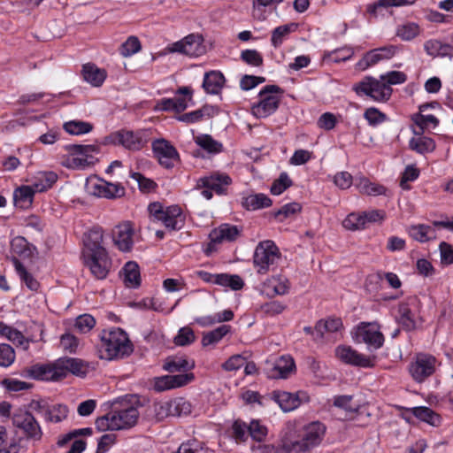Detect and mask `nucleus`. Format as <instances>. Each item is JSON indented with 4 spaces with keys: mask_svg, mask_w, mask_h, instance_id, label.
I'll list each match as a JSON object with an SVG mask.
<instances>
[{
    "mask_svg": "<svg viewBox=\"0 0 453 453\" xmlns=\"http://www.w3.org/2000/svg\"><path fill=\"white\" fill-rule=\"evenodd\" d=\"M215 113V109L212 106L205 105L203 108L184 113L178 117V119L182 122L194 123L201 120L203 117H212Z\"/></svg>",
    "mask_w": 453,
    "mask_h": 453,
    "instance_id": "40",
    "label": "nucleus"
},
{
    "mask_svg": "<svg viewBox=\"0 0 453 453\" xmlns=\"http://www.w3.org/2000/svg\"><path fill=\"white\" fill-rule=\"evenodd\" d=\"M231 179L224 174H213L211 176L201 178L198 180V187L209 188L211 190L220 195L225 191V187L229 185Z\"/></svg>",
    "mask_w": 453,
    "mask_h": 453,
    "instance_id": "25",
    "label": "nucleus"
},
{
    "mask_svg": "<svg viewBox=\"0 0 453 453\" xmlns=\"http://www.w3.org/2000/svg\"><path fill=\"white\" fill-rule=\"evenodd\" d=\"M334 406L342 409L349 413H356L359 410V404L353 403V395H342L334 397Z\"/></svg>",
    "mask_w": 453,
    "mask_h": 453,
    "instance_id": "49",
    "label": "nucleus"
},
{
    "mask_svg": "<svg viewBox=\"0 0 453 453\" xmlns=\"http://www.w3.org/2000/svg\"><path fill=\"white\" fill-rule=\"evenodd\" d=\"M19 443L15 440H10L8 433L4 426H0V453H19Z\"/></svg>",
    "mask_w": 453,
    "mask_h": 453,
    "instance_id": "41",
    "label": "nucleus"
},
{
    "mask_svg": "<svg viewBox=\"0 0 453 453\" xmlns=\"http://www.w3.org/2000/svg\"><path fill=\"white\" fill-rule=\"evenodd\" d=\"M249 434L248 426L241 419H237L232 426V435L237 441H244Z\"/></svg>",
    "mask_w": 453,
    "mask_h": 453,
    "instance_id": "61",
    "label": "nucleus"
},
{
    "mask_svg": "<svg viewBox=\"0 0 453 453\" xmlns=\"http://www.w3.org/2000/svg\"><path fill=\"white\" fill-rule=\"evenodd\" d=\"M411 236L421 242H426L435 237L434 229L426 225L411 226L409 229Z\"/></svg>",
    "mask_w": 453,
    "mask_h": 453,
    "instance_id": "43",
    "label": "nucleus"
},
{
    "mask_svg": "<svg viewBox=\"0 0 453 453\" xmlns=\"http://www.w3.org/2000/svg\"><path fill=\"white\" fill-rule=\"evenodd\" d=\"M194 341V331L188 326L180 328L178 332V334L174 337V343L178 346L189 345Z\"/></svg>",
    "mask_w": 453,
    "mask_h": 453,
    "instance_id": "57",
    "label": "nucleus"
},
{
    "mask_svg": "<svg viewBox=\"0 0 453 453\" xmlns=\"http://www.w3.org/2000/svg\"><path fill=\"white\" fill-rule=\"evenodd\" d=\"M95 324L96 320L91 315L83 314L76 319L75 327L81 333H87L95 326Z\"/></svg>",
    "mask_w": 453,
    "mask_h": 453,
    "instance_id": "62",
    "label": "nucleus"
},
{
    "mask_svg": "<svg viewBox=\"0 0 453 453\" xmlns=\"http://www.w3.org/2000/svg\"><path fill=\"white\" fill-rule=\"evenodd\" d=\"M101 340L102 348L104 349L101 358L108 360L122 358L133 351L127 334L120 328L104 331Z\"/></svg>",
    "mask_w": 453,
    "mask_h": 453,
    "instance_id": "3",
    "label": "nucleus"
},
{
    "mask_svg": "<svg viewBox=\"0 0 453 453\" xmlns=\"http://www.w3.org/2000/svg\"><path fill=\"white\" fill-rule=\"evenodd\" d=\"M241 58L248 65L260 66L263 65V58L256 50H245L241 53Z\"/></svg>",
    "mask_w": 453,
    "mask_h": 453,
    "instance_id": "59",
    "label": "nucleus"
},
{
    "mask_svg": "<svg viewBox=\"0 0 453 453\" xmlns=\"http://www.w3.org/2000/svg\"><path fill=\"white\" fill-rule=\"evenodd\" d=\"M418 138H411L409 142V146L412 150L417 151L420 154L431 152L435 149V143L433 139L418 135Z\"/></svg>",
    "mask_w": 453,
    "mask_h": 453,
    "instance_id": "39",
    "label": "nucleus"
},
{
    "mask_svg": "<svg viewBox=\"0 0 453 453\" xmlns=\"http://www.w3.org/2000/svg\"><path fill=\"white\" fill-rule=\"evenodd\" d=\"M85 264L91 273L98 280L105 279L111 266V260L106 250L83 253Z\"/></svg>",
    "mask_w": 453,
    "mask_h": 453,
    "instance_id": "11",
    "label": "nucleus"
},
{
    "mask_svg": "<svg viewBox=\"0 0 453 453\" xmlns=\"http://www.w3.org/2000/svg\"><path fill=\"white\" fill-rule=\"evenodd\" d=\"M225 77L219 71H211L204 74L203 88L212 95H218L223 88Z\"/></svg>",
    "mask_w": 453,
    "mask_h": 453,
    "instance_id": "29",
    "label": "nucleus"
},
{
    "mask_svg": "<svg viewBox=\"0 0 453 453\" xmlns=\"http://www.w3.org/2000/svg\"><path fill=\"white\" fill-rule=\"evenodd\" d=\"M148 210L153 221H161L171 231L180 230L184 226L185 216L178 205L165 208L160 203H151Z\"/></svg>",
    "mask_w": 453,
    "mask_h": 453,
    "instance_id": "4",
    "label": "nucleus"
},
{
    "mask_svg": "<svg viewBox=\"0 0 453 453\" xmlns=\"http://www.w3.org/2000/svg\"><path fill=\"white\" fill-rule=\"evenodd\" d=\"M104 231L100 226L92 227L84 237L85 250L83 253H90L105 250L102 245Z\"/></svg>",
    "mask_w": 453,
    "mask_h": 453,
    "instance_id": "27",
    "label": "nucleus"
},
{
    "mask_svg": "<svg viewBox=\"0 0 453 453\" xmlns=\"http://www.w3.org/2000/svg\"><path fill=\"white\" fill-rule=\"evenodd\" d=\"M249 434L257 441H262L266 436V428L261 426L258 421L253 420L248 426Z\"/></svg>",
    "mask_w": 453,
    "mask_h": 453,
    "instance_id": "64",
    "label": "nucleus"
},
{
    "mask_svg": "<svg viewBox=\"0 0 453 453\" xmlns=\"http://www.w3.org/2000/svg\"><path fill=\"white\" fill-rule=\"evenodd\" d=\"M419 34V27L415 23H406L399 26L396 35L404 41H410Z\"/></svg>",
    "mask_w": 453,
    "mask_h": 453,
    "instance_id": "54",
    "label": "nucleus"
},
{
    "mask_svg": "<svg viewBox=\"0 0 453 453\" xmlns=\"http://www.w3.org/2000/svg\"><path fill=\"white\" fill-rule=\"evenodd\" d=\"M35 189L31 186H21L14 190L13 200L16 207L27 209L32 205Z\"/></svg>",
    "mask_w": 453,
    "mask_h": 453,
    "instance_id": "30",
    "label": "nucleus"
},
{
    "mask_svg": "<svg viewBox=\"0 0 453 453\" xmlns=\"http://www.w3.org/2000/svg\"><path fill=\"white\" fill-rule=\"evenodd\" d=\"M356 341L378 349L383 345L384 336L375 325L362 323L357 329Z\"/></svg>",
    "mask_w": 453,
    "mask_h": 453,
    "instance_id": "16",
    "label": "nucleus"
},
{
    "mask_svg": "<svg viewBox=\"0 0 453 453\" xmlns=\"http://www.w3.org/2000/svg\"><path fill=\"white\" fill-rule=\"evenodd\" d=\"M354 90L357 94H365L375 101H388L392 94V88L385 81L372 77H365L360 82L355 84Z\"/></svg>",
    "mask_w": 453,
    "mask_h": 453,
    "instance_id": "8",
    "label": "nucleus"
},
{
    "mask_svg": "<svg viewBox=\"0 0 453 453\" xmlns=\"http://www.w3.org/2000/svg\"><path fill=\"white\" fill-rule=\"evenodd\" d=\"M82 75L86 81L94 87H99L106 78L104 70L99 69L93 64H86L82 67Z\"/></svg>",
    "mask_w": 453,
    "mask_h": 453,
    "instance_id": "33",
    "label": "nucleus"
},
{
    "mask_svg": "<svg viewBox=\"0 0 453 453\" xmlns=\"http://www.w3.org/2000/svg\"><path fill=\"white\" fill-rule=\"evenodd\" d=\"M281 91V88L276 85L265 86L258 94L260 100L251 108L252 114L261 119L276 111L280 102V97L276 94Z\"/></svg>",
    "mask_w": 453,
    "mask_h": 453,
    "instance_id": "7",
    "label": "nucleus"
},
{
    "mask_svg": "<svg viewBox=\"0 0 453 453\" xmlns=\"http://www.w3.org/2000/svg\"><path fill=\"white\" fill-rule=\"evenodd\" d=\"M69 410L65 404L58 403L50 405L48 412L46 413L47 422L59 423L67 418Z\"/></svg>",
    "mask_w": 453,
    "mask_h": 453,
    "instance_id": "45",
    "label": "nucleus"
},
{
    "mask_svg": "<svg viewBox=\"0 0 453 453\" xmlns=\"http://www.w3.org/2000/svg\"><path fill=\"white\" fill-rule=\"evenodd\" d=\"M272 200L265 194L259 193L250 195L242 199V206L250 211H256L262 208L270 207Z\"/></svg>",
    "mask_w": 453,
    "mask_h": 453,
    "instance_id": "35",
    "label": "nucleus"
},
{
    "mask_svg": "<svg viewBox=\"0 0 453 453\" xmlns=\"http://www.w3.org/2000/svg\"><path fill=\"white\" fill-rule=\"evenodd\" d=\"M124 282L128 288H137L141 283L139 266L135 262H127L124 268Z\"/></svg>",
    "mask_w": 453,
    "mask_h": 453,
    "instance_id": "36",
    "label": "nucleus"
},
{
    "mask_svg": "<svg viewBox=\"0 0 453 453\" xmlns=\"http://www.w3.org/2000/svg\"><path fill=\"white\" fill-rule=\"evenodd\" d=\"M301 205L298 203H290L282 206L278 211L274 213L275 218H278L280 221L301 211Z\"/></svg>",
    "mask_w": 453,
    "mask_h": 453,
    "instance_id": "60",
    "label": "nucleus"
},
{
    "mask_svg": "<svg viewBox=\"0 0 453 453\" xmlns=\"http://www.w3.org/2000/svg\"><path fill=\"white\" fill-rule=\"evenodd\" d=\"M365 119L371 126H376L386 120L387 116L374 107L366 109L364 114Z\"/></svg>",
    "mask_w": 453,
    "mask_h": 453,
    "instance_id": "63",
    "label": "nucleus"
},
{
    "mask_svg": "<svg viewBox=\"0 0 453 453\" xmlns=\"http://www.w3.org/2000/svg\"><path fill=\"white\" fill-rule=\"evenodd\" d=\"M396 320L406 331H411L416 328L414 314L407 303H401L398 305V316L396 317Z\"/></svg>",
    "mask_w": 453,
    "mask_h": 453,
    "instance_id": "34",
    "label": "nucleus"
},
{
    "mask_svg": "<svg viewBox=\"0 0 453 453\" xmlns=\"http://www.w3.org/2000/svg\"><path fill=\"white\" fill-rule=\"evenodd\" d=\"M87 189L93 196L108 199L121 197L125 194V189L120 184H113L100 179L89 180L87 183Z\"/></svg>",
    "mask_w": 453,
    "mask_h": 453,
    "instance_id": "13",
    "label": "nucleus"
},
{
    "mask_svg": "<svg viewBox=\"0 0 453 453\" xmlns=\"http://www.w3.org/2000/svg\"><path fill=\"white\" fill-rule=\"evenodd\" d=\"M274 369L278 372V377L286 379L295 371V361L290 356H282L277 360Z\"/></svg>",
    "mask_w": 453,
    "mask_h": 453,
    "instance_id": "44",
    "label": "nucleus"
},
{
    "mask_svg": "<svg viewBox=\"0 0 453 453\" xmlns=\"http://www.w3.org/2000/svg\"><path fill=\"white\" fill-rule=\"evenodd\" d=\"M411 413L421 421L426 422L434 426H437L441 423L440 416L428 407H414L411 409Z\"/></svg>",
    "mask_w": 453,
    "mask_h": 453,
    "instance_id": "38",
    "label": "nucleus"
},
{
    "mask_svg": "<svg viewBox=\"0 0 453 453\" xmlns=\"http://www.w3.org/2000/svg\"><path fill=\"white\" fill-rule=\"evenodd\" d=\"M12 424L20 429L27 440L40 441L42 437V430L36 418L27 411L19 410L14 412Z\"/></svg>",
    "mask_w": 453,
    "mask_h": 453,
    "instance_id": "10",
    "label": "nucleus"
},
{
    "mask_svg": "<svg viewBox=\"0 0 453 453\" xmlns=\"http://www.w3.org/2000/svg\"><path fill=\"white\" fill-rule=\"evenodd\" d=\"M193 373L165 375L155 379L154 389L157 392L183 387L194 380Z\"/></svg>",
    "mask_w": 453,
    "mask_h": 453,
    "instance_id": "18",
    "label": "nucleus"
},
{
    "mask_svg": "<svg viewBox=\"0 0 453 453\" xmlns=\"http://www.w3.org/2000/svg\"><path fill=\"white\" fill-rule=\"evenodd\" d=\"M114 143L120 144L130 150H139L145 146L148 142L145 131L132 132L122 130L111 135Z\"/></svg>",
    "mask_w": 453,
    "mask_h": 453,
    "instance_id": "14",
    "label": "nucleus"
},
{
    "mask_svg": "<svg viewBox=\"0 0 453 453\" xmlns=\"http://www.w3.org/2000/svg\"><path fill=\"white\" fill-rule=\"evenodd\" d=\"M57 362L60 380L65 378L69 372L77 376H83L88 372V365L79 358L64 357L59 358Z\"/></svg>",
    "mask_w": 453,
    "mask_h": 453,
    "instance_id": "21",
    "label": "nucleus"
},
{
    "mask_svg": "<svg viewBox=\"0 0 453 453\" xmlns=\"http://www.w3.org/2000/svg\"><path fill=\"white\" fill-rule=\"evenodd\" d=\"M29 377L42 380H60L58 362L51 365H34L27 370Z\"/></svg>",
    "mask_w": 453,
    "mask_h": 453,
    "instance_id": "24",
    "label": "nucleus"
},
{
    "mask_svg": "<svg viewBox=\"0 0 453 453\" xmlns=\"http://www.w3.org/2000/svg\"><path fill=\"white\" fill-rule=\"evenodd\" d=\"M14 360V349L8 344H0V366L8 367Z\"/></svg>",
    "mask_w": 453,
    "mask_h": 453,
    "instance_id": "58",
    "label": "nucleus"
},
{
    "mask_svg": "<svg viewBox=\"0 0 453 453\" xmlns=\"http://www.w3.org/2000/svg\"><path fill=\"white\" fill-rule=\"evenodd\" d=\"M70 156L63 165L68 168L84 169L96 161L94 154L97 153L99 147L96 145L70 144L65 147Z\"/></svg>",
    "mask_w": 453,
    "mask_h": 453,
    "instance_id": "6",
    "label": "nucleus"
},
{
    "mask_svg": "<svg viewBox=\"0 0 453 453\" xmlns=\"http://www.w3.org/2000/svg\"><path fill=\"white\" fill-rule=\"evenodd\" d=\"M58 180V175L54 172H41L35 176L33 187L37 192H43L50 188Z\"/></svg>",
    "mask_w": 453,
    "mask_h": 453,
    "instance_id": "37",
    "label": "nucleus"
},
{
    "mask_svg": "<svg viewBox=\"0 0 453 453\" xmlns=\"http://www.w3.org/2000/svg\"><path fill=\"white\" fill-rule=\"evenodd\" d=\"M242 229L237 226L230 224H221L219 227L213 229L210 234L212 243H222L224 242H234L241 234Z\"/></svg>",
    "mask_w": 453,
    "mask_h": 453,
    "instance_id": "23",
    "label": "nucleus"
},
{
    "mask_svg": "<svg viewBox=\"0 0 453 453\" xmlns=\"http://www.w3.org/2000/svg\"><path fill=\"white\" fill-rule=\"evenodd\" d=\"M152 150L159 164L167 169L173 167L174 161L180 158L176 149L165 139L154 141Z\"/></svg>",
    "mask_w": 453,
    "mask_h": 453,
    "instance_id": "15",
    "label": "nucleus"
},
{
    "mask_svg": "<svg viewBox=\"0 0 453 453\" xmlns=\"http://www.w3.org/2000/svg\"><path fill=\"white\" fill-rule=\"evenodd\" d=\"M133 234L134 230L129 222L117 226L112 233L115 245L121 251H129L133 246Z\"/></svg>",
    "mask_w": 453,
    "mask_h": 453,
    "instance_id": "22",
    "label": "nucleus"
},
{
    "mask_svg": "<svg viewBox=\"0 0 453 453\" xmlns=\"http://www.w3.org/2000/svg\"><path fill=\"white\" fill-rule=\"evenodd\" d=\"M64 129L70 134L80 135L88 134L93 129V125L80 120H72L64 124Z\"/></svg>",
    "mask_w": 453,
    "mask_h": 453,
    "instance_id": "48",
    "label": "nucleus"
},
{
    "mask_svg": "<svg viewBox=\"0 0 453 453\" xmlns=\"http://www.w3.org/2000/svg\"><path fill=\"white\" fill-rule=\"evenodd\" d=\"M280 259V253L278 247L273 241H264L257 246L253 263L257 271L260 274H265L270 270H273Z\"/></svg>",
    "mask_w": 453,
    "mask_h": 453,
    "instance_id": "5",
    "label": "nucleus"
},
{
    "mask_svg": "<svg viewBox=\"0 0 453 453\" xmlns=\"http://www.w3.org/2000/svg\"><path fill=\"white\" fill-rule=\"evenodd\" d=\"M229 331L230 326L222 325L212 331L203 334L202 345L207 347L218 343Z\"/></svg>",
    "mask_w": 453,
    "mask_h": 453,
    "instance_id": "42",
    "label": "nucleus"
},
{
    "mask_svg": "<svg viewBox=\"0 0 453 453\" xmlns=\"http://www.w3.org/2000/svg\"><path fill=\"white\" fill-rule=\"evenodd\" d=\"M139 407H142V405L138 401L129 403L127 400H122L119 408L114 407L106 415L96 419V427L101 431L130 429L138 422L140 417Z\"/></svg>",
    "mask_w": 453,
    "mask_h": 453,
    "instance_id": "1",
    "label": "nucleus"
},
{
    "mask_svg": "<svg viewBox=\"0 0 453 453\" xmlns=\"http://www.w3.org/2000/svg\"><path fill=\"white\" fill-rule=\"evenodd\" d=\"M428 104H423L419 106V113L414 114L412 116V120L418 127L419 130L413 129V133L416 135H421L425 129L428 128L430 126L434 127H437L439 124V120L434 115H424V112L427 108Z\"/></svg>",
    "mask_w": 453,
    "mask_h": 453,
    "instance_id": "28",
    "label": "nucleus"
},
{
    "mask_svg": "<svg viewBox=\"0 0 453 453\" xmlns=\"http://www.w3.org/2000/svg\"><path fill=\"white\" fill-rule=\"evenodd\" d=\"M176 453H209V450L204 447L203 442L189 441L186 443H182Z\"/></svg>",
    "mask_w": 453,
    "mask_h": 453,
    "instance_id": "56",
    "label": "nucleus"
},
{
    "mask_svg": "<svg viewBox=\"0 0 453 453\" xmlns=\"http://www.w3.org/2000/svg\"><path fill=\"white\" fill-rule=\"evenodd\" d=\"M273 398L283 411H291L296 409L303 402H308L309 396L305 392L296 394L288 392H273Z\"/></svg>",
    "mask_w": 453,
    "mask_h": 453,
    "instance_id": "20",
    "label": "nucleus"
},
{
    "mask_svg": "<svg viewBox=\"0 0 453 453\" xmlns=\"http://www.w3.org/2000/svg\"><path fill=\"white\" fill-rule=\"evenodd\" d=\"M195 367L194 360H188L186 356H173L167 357L163 365V369L173 373L177 372H186Z\"/></svg>",
    "mask_w": 453,
    "mask_h": 453,
    "instance_id": "26",
    "label": "nucleus"
},
{
    "mask_svg": "<svg viewBox=\"0 0 453 453\" xmlns=\"http://www.w3.org/2000/svg\"><path fill=\"white\" fill-rule=\"evenodd\" d=\"M14 267L20 276L21 280L25 281L26 285L31 290H37L39 287L38 281L33 278V276L27 273L24 265L15 257H12Z\"/></svg>",
    "mask_w": 453,
    "mask_h": 453,
    "instance_id": "50",
    "label": "nucleus"
},
{
    "mask_svg": "<svg viewBox=\"0 0 453 453\" xmlns=\"http://www.w3.org/2000/svg\"><path fill=\"white\" fill-rule=\"evenodd\" d=\"M141 42L136 36H129L127 40L120 45L119 52L125 57H130L141 50Z\"/></svg>",
    "mask_w": 453,
    "mask_h": 453,
    "instance_id": "52",
    "label": "nucleus"
},
{
    "mask_svg": "<svg viewBox=\"0 0 453 453\" xmlns=\"http://www.w3.org/2000/svg\"><path fill=\"white\" fill-rule=\"evenodd\" d=\"M297 25L295 23L283 25L276 27L273 31L272 35V43L273 45L277 48L279 47L283 41V38L288 35L293 29L296 28Z\"/></svg>",
    "mask_w": 453,
    "mask_h": 453,
    "instance_id": "53",
    "label": "nucleus"
},
{
    "mask_svg": "<svg viewBox=\"0 0 453 453\" xmlns=\"http://www.w3.org/2000/svg\"><path fill=\"white\" fill-rule=\"evenodd\" d=\"M288 281L283 277H272L264 283L263 291L268 296L285 295L288 291Z\"/></svg>",
    "mask_w": 453,
    "mask_h": 453,
    "instance_id": "31",
    "label": "nucleus"
},
{
    "mask_svg": "<svg viewBox=\"0 0 453 453\" xmlns=\"http://www.w3.org/2000/svg\"><path fill=\"white\" fill-rule=\"evenodd\" d=\"M344 228L351 231L363 229L365 227V221L363 218V213H349L342 221Z\"/></svg>",
    "mask_w": 453,
    "mask_h": 453,
    "instance_id": "51",
    "label": "nucleus"
},
{
    "mask_svg": "<svg viewBox=\"0 0 453 453\" xmlns=\"http://www.w3.org/2000/svg\"><path fill=\"white\" fill-rule=\"evenodd\" d=\"M292 180L286 173H281L279 179L275 180L271 187V193L273 195H280L287 188L291 187Z\"/></svg>",
    "mask_w": 453,
    "mask_h": 453,
    "instance_id": "55",
    "label": "nucleus"
},
{
    "mask_svg": "<svg viewBox=\"0 0 453 453\" xmlns=\"http://www.w3.org/2000/svg\"><path fill=\"white\" fill-rule=\"evenodd\" d=\"M437 360L429 354L418 353L409 365V372L412 379L420 383L432 376L436 369Z\"/></svg>",
    "mask_w": 453,
    "mask_h": 453,
    "instance_id": "9",
    "label": "nucleus"
},
{
    "mask_svg": "<svg viewBox=\"0 0 453 453\" xmlns=\"http://www.w3.org/2000/svg\"><path fill=\"white\" fill-rule=\"evenodd\" d=\"M196 143L209 153H219L222 150V144L215 141L209 134H201L195 137Z\"/></svg>",
    "mask_w": 453,
    "mask_h": 453,
    "instance_id": "47",
    "label": "nucleus"
},
{
    "mask_svg": "<svg viewBox=\"0 0 453 453\" xmlns=\"http://www.w3.org/2000/svg\"><path fill=\"white\" fill-rule=\"evenodd\" d=\"M171 52H180L189 57H199L205 53L206 47L200 35L191 34L169 48Z\"/></svg>",
    "mask_w": 453,
    "mask_h": 453,
    "instance_id": "12",
    "label": "nucleus"
},
{
    "mask_svg": "<svg viewBox=\"0 0 453 453\" xmlns=\"http://www.w3.org/2000/svg\"><path fill=\"white\" fill-rule=\"evenodd\" d=\"M336 356L344 363L360 367H372L374 357H367L358 353L349 346H340L336 349Z\"/></svg>",
    "mask_w": 453,
    "mask_h": 453,
    "instance_id": "17",
    "label": "nucleus"
},
{
    "mask_svg": "<svg viewBox=\"0 0 453 453\" xmlns=\"http://www.w3.org/2000/svg\"><path fill=\"white\" fill-rule=\"evenodd\" d=\"M424 49L426 52L433 57H449L453 56V47L447 43H442L438 40H429L425 42Z\"/></svg>",
    "mask_w": 453,
    "mask_h": 453,
    "instance_id": "32",
    "label": "nucleus"
},
{
    "mask_svg": "<svg viewBox=\"0 0 453 453\" xmlns=\"http://www.w3.org/2000/svg\"><path fill=\"white\" fill-rule=\"evenodd\" d=\"M167 411L172 416L187 415L191 412V405L184 398H177L167 403Z\"/></svg>",
    "mask_w": 453,
    "mask_h": 453,
    "instance_id": "46",
    "label": "nucleus"
},
{
    "mask_svg": "<svg viewBox=\"0 0 453 453\" xmlns=\"http://www.w3.org/2000/svg\"><path fill=\"white\" fill-rule=\"evenodd\" d=\"M397 51V47L395 45H388L368 51L364 58L357 63L360 69H366L369 66L375 65L380 60L389 59L395 56Z\"/></svg>",
    "mask_w": 453,
    "mask_h": 453,
    "instance_id": "19",
    "label": "nucleus"
},
{
    "mask_svg": "<svg viewBox=\"0 0 453 453\" xmlns=\"http://www.w3.org/2000/svg\"><path fill=\"white\" fill-rule=\"evenodd\" d=\"M326 427L319 421L311 422L303 427L299 439L287 438L283 448L288 453H302L319 445L325 436Z\"/></svg>",
    "mask_w": 453,
    "mask_h": 453,
    "instance_id": "2",
    "label": "nucleus"
}]
</instances>
